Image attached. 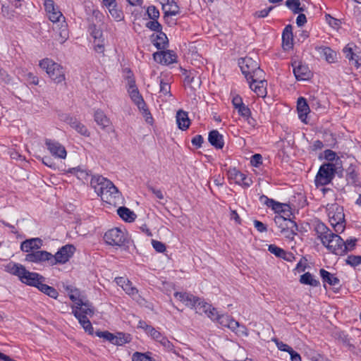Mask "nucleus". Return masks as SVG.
Returning a JSON list of instances; mask_svg holds the SVG:
<instances>
[{
	"instance_id": "nucleus-1",
	"label": "nucleus",
	"mask_w": 361,
	"mask_h": 361,
	"mask_svg": "<svg viewBox=\"0 0 361 361\" xmlns=\"http://www.w3.org/2000/svg\"><path fill=\"white\" fill-rule=\"evenodd\" d=\"M72 310L74 316L78 319L81 326L86 332H88L90 336H95L102 338H121L123 336L122 333H118L117 335H115L106 331H97L94 333L92 324L87 318L92 317L94 314L93 307L90 302L82 301L77 303V305L72 307Z\"/></svg>"
},
{
	"instance_id": "nucleus-2",
	"label": "nucleus",
	"mask_w": 361,
	"mask_h": 361,
	"mask_svg": "<svg viewBox=\"0 0 361 361\" xmlns=\"http://www.w3.org/2000/svg\"><path fill=\"white\" fill-rule=\"evenodd\" d=\"M315 232L317 238L319 239L324 246L329 251L337 255L345 254L344 240L338 233H333L324 224L319 222L315 226Z\"/></svg>"
},
{
	"instance_id": "nucleus-3",
	"label": "nucleus",
	"mask_w": 361,
	"mask_h": 361,
	"mask_svg": "<svg viewBox=\"0 0 361 361\" xmlns=\"http://www.w3.org/2000/svg\"><path fill=\"white\" fill-rule=\"evenodd\" d=\"M90 185L106 203L115 204L120 200L121 194L117 188L111 180L102 176H93L90 180Z\"/></svg>"
},
{
	"instance_id": "nucleus-4",
	"label": "nucleus",
	"mask_w": 361,
	"mask_h": 361,
	"mask_svg": "<svg viewBox=\"0 0 361 361\" xmlns=\"http://www.w3.org/2000/svg\"><path fill=\"white\" fill-rule=\"evenodd\" d=\"M326 212L329 222L336 233H341L345 228V219L343 207L337 203L328 204Z\"/></svg>"
},
{
	"instance_id": "nucleus-5",
	"label": "nucleus",
	"mask_w": 361,
	"mask_h": 361,
	"mask_svg": "<svg viewBox=\"0 0 361 361\" xmlns=\"http://www.w3.org/2000/svg\"><path fill=\"white\" fill-rule=\"evenodd\" d=\"M7 271L15 276H17L21 282L29 286H35L39 284V281L43 279V276L35 272H30L20 264L11 263L6 267Z\"/></svg>"
},
{
	"instance_id": "nucleus-6",
	"label": "nucleus",
	"mask_w": 361,
	"mask_h": 361,
	"mask_svg": "<svg viewBox=\"0 0 361 361\" xmlns=\"http://www.w3.org/2000/svg\"><path fill=\"white\" fill-rule=\"evenodd\" d=\"M39 66L54 82L60 83L65 80L63 67L52 59L45 58L39 61Z\"/></svg>"
},
{
	"instance_id": "nucleus-7",
	"label": "nucleus",
	"mask_w": 361,
	"mask_h": 361,
	"mask_svg": "<svg viewBox=\"0 0 361 361\" xmlns=\"http://www.w3.org/2000/svg\"><path fill=\"white\" fill-rule=\"evenodd\" d=\"M239 66L247 81L252 77L259 79L262 75H264V72L259 68V63L250 57L241 59L239 61Z\"/></svg>"
},
{
	"instance_id": "nucleus-8",
	"label": "nucleus",
	"mask_w": 361,
	"mask_h": 361,
	"mask_svg": "<svg viewBox=\"0 0 361 361\" xmlns=\"http://www.w3.org/2000/svg\"><path fill=\"white\" fill-rule=\"evenodd\" d=\"M104 239L107 244L111 246L121 247L128 242V235L125 230L114 228L105 233Z\"/></svg>"
},
{
	"instance_id": "nucleus-9",
	"label": "nucleus",
	"mask_w": 361,
	"mask_h": 361,
	"mask_svg": "<svg viewBox=\"0 0 361 361\" xmlns=\"http://www.w3.org/2000/svg\"><path fill=\"white\" fill-rule=\"evenodd\" d=\"M341 170L331 167L329 164H322L314 179L317 187L328 185L333 180L336 173Z\"/></svg>"
},
{
	"instance_id": "nucleus-10",
	"label": "nucleus",
	"mask_w": 361,
	"mask_h": 361,
	"mask_svg": "<svg viewBox=\"0 0 361 361\" xmlns=\"http://www.w3.org/2000/svg\"><path fill=\"white\" fill-rule=\"evenodd\" d=\"M216 322L222 326L227 327L235 332L237 336L243 337L248 336L246 327L240 325L237 321L227 314H220Z\"/></svg>"
},
{
	"instance_id": "nucleus-11",
	"label": "nucleus",
	"mask_w": 361,
	"mask_h": 361,
	"mask_svg": "<svg viewBox=\"0 0 361 361\" xmlns=\"http://www.w3.org/2000/svg\"><path fill=\"white\" fill-rule=\"evenodd\" d=\"M75 247L73 245L67 244L62 246L54 254H51L52 266L56 264H64L73 256Z\"/></svg>"
},
{
	"instance_id": "nucleus-12",
	"label": "nucleus",
	"mask_w": 361,
	"mask_h": 361,
	"mask_svg": "<svg viewBox=\"0 0 361 361\" xmlns=\"http://www.w3.org/2000/svg\"><path fill=\"white\" fill-rule=\"evenodd\" d=\"M44 145L49 154L55 159H65L67 151L65 147L55 140L45 139Z\"/></svg>"
},
{
	"instance_id": "nucleus-13",
	"label": "nucleus",
	"mask_w": 361,
	"mask_h": 361,
	"mask_svg": "<svg viewBox=\"0 0 361 361\" xmlns=\"http://www.w3.org/2000/svg\"><path fill=\"white\" fill-rule=\"evenodd\" d=\"M44 6L47 16L51 22L54 23L66 22L65 17L59 8L56 6L53 0H44Z\"/></svg>"
},
{
	"instance_id": "nucleus-14",
	"label": "nucleus",
	"mask_w": 361,
	"mask_h": 361,
	"mask_svg": "<svg viewBox=\"0 0 361 361\" xmlns=\"http://www.w3.org/2000/svg\"><path fill=\"white\" fill-rule=\"evenodd\" d=\"M228 178L231 181L244 188H248L252 183V180L245 174L241 173L235 168H230L227 171Z\"/></svg>"
},
{
	"instance_id": "nucleus-15",
	"label": "nucleus",
	"mask_w": 361,
	"mask_h": 361,
	"mask_svg": "<svg viewBox=\"0 0 361 361\" xmlns=\"http://www.w3.org/2000/svg\"><path fill=\"white\" fill-rule=\"evenodd\" d=\"M51 253L45 250H37L28 253L25 257V260L34 263L47 262L52 266Z\"/></svg>"
},
{
	"instance_id": "nucleus-16",
	"label": "nucleus",
	"mask_w": 361,
	"mask_h": 361,
	"mask_svg": "<svg viewBox=\"0 0 361 361\" xmlns=\"http://www.w3.org/2000/svg\"><path fill=\"white\" fill-rule=\"evenodd\" d=\"M250 88L258 96L264 97L267 94V82L264 79V75H262L259 79L252 77L249 81Z\"/></svg>"
},
{
	"instance_id": "nucleus-17",
	"label": "nucleus",
	"mask_w": 361,
	"mask_h": 361,
	"mask_svg": "<svg viewBox=\"0 0 361 361\" xmlns=\"http://www.w3.org/2000/svg\"><path fill=\"white\" fill-rule=\"evenodd\" d=\"M174 297L185 306L190 308H195V310L198 302H202L200 298H197L191 293L185 292H176L174 293Z\"/></svg>"
},
{
	"instance_id": "nucleus-18",
	"label": "nucleus",
	"mask_w": 361,
	"mask_h": 361,
	"mask_svg": "<svg viewBox=\"0 0 361 361\" xmlns=\"http://www.w3.org/2000/svg\"><path fill=\"white\" fill-rule=\"evenodd\" d=\"M153 58L157 62L165 65H169L176 62L177 56L172 51H164L154 53L153 54Z\"/></svg>"
},
{
	"instance_id": "nucleus-19",
	"label": "nucleus",
	"mask_w": 361,
	"mask_h": 361,
	"mask_svg": "<svg viewBox=\"0 0 361 361\" xmlns=\"http://www.w3.org/2000/svg\"><path fill=\"white\" fill-rule=\"evenodd\" d=\"M197 313H205L213 321H217L220 316L217 310L206 302H199L196 307Z\"/></svg>"
},
{
	"instance_id": "nucleus-20",
	"label": "nucleus",
	"mask_w": 361,
	"mask_h": 361,
	"mask_svg": "<svg viewBox=\"0 0 361 361\" xmlns=\"http://www.w3.org/2000/svg\"><path fill=\"white\" fill-rule=\"evenodd\" d=\"M324 159L328 161V163L324 164H329L331 167L341 170L343 164L341 158L336 153L331 149H326L324 152Z\"/></svg>"
},
{
	"instance_id": "nucleus-21",
	"label": "nucleus",
	"mask_w": 361,
	"mask_h": 361,
	"mask_svg": "<svg viewBox=\"0 0 361 361\" xmlns=\"http://www.w3.org/2000/svg\"><path fill=\"white\" fill-rule=\"evenodd\" d=\"M293 73L297 80H305L310 78L311 72L309 68L304 64L298 63L297 64L296 62L293 64Z\"/></svg>"
},
{
	"instance_id": "nucleus-22",
	"label": "nucleus",
	"mask_w": 361,
	"mask_h": 361,
	"mask_svg": "<svg viewBox=\"0 0 361 361\" xmlns=\"http://www.w3.org/2000/svg\"><path fill=\"white\" fill-rule=\"evenodd\" d=\"M115 281L129 295L135 296L137 294V290L132 286L131 282L128 279L117 277L115 279Z\"/></svg>"
},
{
	"instance_id": "nucleus-23",
	"label": "nucleus",
	"mask_w": 361,
	"mask_h": 361,
	"mask_svg": "<svg viewBox=\"0 0 361 361\" xmlns=\"http://www.w3.org/2000/svg\"><path fill=\"white\" fill-rule=\"evenodd\" d=\"M66 122L80 135L85 137L90 136V132L87 127L76 118L68 116L66 118Z\"/></svg>"
},
{
	"instance_id": "nucleus-24",
	"label": "nucleus",
	"mask_w": 361,
	"mask_h": 361,
	"mask_svg": "<svg viewBox=\"0 0 361 361\" xmlns=\"http://www.w3.org/2000/svg\"><path fill=\"white\" fill-rule=\"evenodd\" d=\"M343 53L345 57L348 59L349 62L354 65L355 67L358 68L361 66V59L357 56V58H354V55H355L356 47H353L351 45L348 44L343 48Z\"/></svg>"
},
{
	"instance_id": "nucleus-25",
	"label": "nucleus",
	"mask_w": 361,
	"mask_h": 361,
	"mask_svg": "<svg viewBox=\"0 0 361 361\" xmlns=\"http://www.w3.org/2000/svg\"><path fill=\"white\" fill-rule=\"evenodd\" d=\"M293 27L291 25H287L282 33L283 47L286 50H288L293 47Z\"/></svg>"
},
{
	"instance_id": "nucleus-26",
	"label": "nucleus",
	"mask_w": 361,
	"mask_h": 361,
	"mask_svg": "<svg viewBox=\"0 0 361 361\" xmlns=\"http://www.w3.org/2000/svg\"><path fill=\"white\" fill-rule=\"evenodd\" d=\"M297 110L298 116L302 122L306 121L307 116L310 113V107L307 103V101L303 97H300L297 102Z\"/></svg>"
},
{
	"instance_id": "nucleus-27",
	"label": "nucleus",
	"mask_w": 361,
	"mask_h": 361,
	"mask_svg": "<svg viewBox=\"0 0 361 361\" xmlns=\"http://www.w3.org/2000/svg\"><path fill=\"white\" fill-rule=\"evenodd\" d=\"M176 123L178 127L182 130H187L190 124V121L188 117V112L183 110H178L176 113Z\"/></svg>"
},
{
	"instance_id": "nucleus-28",
	"label": "nucleus",
	"mask_w": 361,
	"mask_h": 361,
	"mask_svg": "<svg viewBox=\"0 0 361 361\" xmlns=\"http://www.w3.org/2000/svg\"><path fill=\"white\" fill-rule=\"evenodd\" d=\"M208 140L216 149H222L224 145L223 135L216 130H212L209 133Z\"/></svg>"
},
{
	"instance_id": "nucleus-29",
	"label": "nucleus",
	"mask_w": 361,
	"mask_h": 361,
	"mask_svg": "<svg viewBox=\"0 0 361 361\" xmlns=\"http://www.w3.org/2000/svg\"><path fill=\"white\" fill-rule=\"evenodd\" d=\"M94 120L102 129H105L111 125L110 119L106 116L104 112L100 109H97L94 111Z\"/></svg>"
},
{
	"instance_id": "nucleus-30",
	"label": "nucleus",
	"mask_w": 361,
	"mask_h": 361,
	"mask_svg": "<svg viewBox=\"0 0 361 361\" xmlns=\"http://www.w3.org/2000/svg\"><path fill=\"white\" fill-rule=\"evenodd\" d=\"M42 246V240L39 238H31L21 243L20 248L23 252H29L33 249H39Z\"/></svg>"
},
{
	"instance_id": "nucleus-31",
	"label": "nucleus",
	"mask_w": 361,
	"mask_h": 361,
	"mask_svg": "<svg viewBox=\"0 0 361 361\" xmlns=\"http://www.w3.org/2000/svg\"><path fill=\"white\" fill-rule=\"evenodd\" d=\"M260 200L264 202L265 204H267L269 207H271V209L277 213V214L283 212V208H287L286 204H281L277 202H275L272 199H269L267 197L263 195L260 197Z\"/></svg>"
},
{
	"instance_id": "nucleus-32",
	"label": "nucleus",
	"mask_w": 361,
	"mask_h": 361,
	"mask_svg": "<svg viewBox=\"0 0 361 361\" xmlns=\"http://www.w3.org/2000/svg\"><path fill=\"white\" fill-rule=\"evenodd\" d=\"M288 224L289 225L283 230H281L280 232L284 238L289 241H292L293 240L295 235H297L298 226L295 221L293 223Z\"/></svg>"
},
{
	"instance_id": "nucleus-33",
	"label": "nucleus",
	"mask_w": 361,
	"mask_h": 361,
	"mask_svg": "<svg viewBox=\"0 0 361 361\" xmlns=\"http://www.w3.org/2000/svg\"><path fill=\"white\" fill-rule=\"evenodd\" d=\"M320 276L324 283H327L330 286H338L340 280L333 274L322 269L319 271Z\"/></svg>"
},
{
	"instance_id": "nucleus-34",
	"label": "nucleus",
	"mask_w": 361,
	"mask_h": 361,
	"mask_svg": "<svg viewBox=\"0 0 361 361\" xmlns=\"http://www.w3.org/2000/svg\"><path fill=\"white\" fill-rule=\"evenodd\" d=\"M128 92L132 101L138 107V109H144V107H145V103L137 88L129 90H128Z\"/></svg>"
},
{
	"instance_id": "nucleus-35",
	"label": "nucleus",
	"mask_w": 361,
	"mask_h": 361,
	"mask_svg": "<svg viewBox=\"0 0 361 361\" xmlns=\"http://www.w3.org/2000/svg\"><path fill=\"white\" fill-rule=\"evenodd\" d=\"M138 329H142L147 334V336H150L152 338H157L161 336L160 332L157 331L152 326L148 325L144 321H140L137 325Z\"/></svg>"
},
{
	"instance_id": "nucleus-36",
	"label": "nucleus",
	"mask_w": 361,
	"mask_h": 361,
	"mask_svg": "<svg viewBox=\"0 0 361 361\" xmlns=\"http://www.w3.org/2000/svg\"><path fill=\"white\" fill-rule=\"evenodd\" d=\"M316 49L325 57V59L328 62L333 63L335 61L336 59V53L331 48L327 47H316Z\"/></svg>"
},
{
	"instance_id": "nucleus-37",
	"label": "nucleus",
	"mask_w": 361,
	"mask_h": 361,
	"mask_svg": "<svg viewBox=\"0 0 361 361\" xmlns=\"http://www.w3.org/2000/svg\"><path fill=\"white\" fill-rule=\"evenodd\" d=\"M68 30L66 22L61 23V26L58 29V33L56 36V40L61 44L64 43L68 38Z\"/></svg>"
},
{
	"instance_id": "nucleus-38",
	"label": "nucleus",
	"mask_w": 361,
	"mask_h": 361,
	"mask_svg": "<svg viewBox=\"0 0 361 361\" xmlns=\"http://www.w3.org/2000/svg\"><path fill=\"white\" fill-rule=\"evenodd\" d=\"M118 214L126 221L131 222L135 220V214L125 207H121L117 210Z\"/></svg>"
},
{
	"instance_id": "nucleus-39",
	"label": "nucleus",
	"mask_w": 361,
	"mask_h": 361,
	"mask_svg": "<svg viewBox=\"0 0 361 361\" xmlns=\"http://www.w3.org/2000/svg\"><path fill=\"white\" fill-rule=\"evenodd\" d=\"M164 17L176 16L179 13L180 10L177 4L171 0L169 4L163 8Z\"/></svg>"
},
{
	"instance_id": "nucleus-40",
	"label": "nucleus",
	"mask_w": 361,
	"mask_h": 361,
	"mask_svg": "<svg viewBox=\"0 0 361 361\" xmlns=\"http://www.w3.org/2000/svg\"><path fill=\"white\" fill-rule=\"evenodd\" d=\"M300 282L302 284L310 285L314 287L318 286L319 284V281L315 279L309 272H306L300 276Z\"/></svg>"
},
{
	"instance_id": "nucleus-41",
	"label": "nucleus",
	"mask_w": 361,
	"mask_h": 361,
	"mask_svg": "<svg viewBox=\"0 0 361 361\" xmlns=\"http://www.w3.org/2000/svg\"><path fill=\"white\" fill-rule=\"evenodd\" d=\"M168 43V38L165 33L162 32H159L157 35L156 39L154 40V45L158 49H162L166 47V45Z\"/></svg>"
},
{
	"instance_id": "nucleus-42",
	"label": "nucleus",
	"mask_w": 361,
	"mask_h": 361,
	"mask_svg": "<svg viewBox=\"0 0 361 361\" xmlns=\"http://www.w3.org/2000/svg\"><path fill=\"white\" fill-rule=\"evenodd\" d=\"M109 13L111 16L117 22L122 21L124 19L123 12L121 8H118V5H116L109 9Z\"/></svg>"
},
{
	"instance_id": "nucleus-43",
	"label": "nucleus",
	"mask_w": 361,
	"mask_h": 361,
	"mask_svg": "<svg viewBox=\"0 0 361 361\" xmlns=\"http://www.w3.org/2000/svg\"><path fill=\"white\" fill-rule=\"evenodd\" d=\"M286 5L294 13H299L304 11V8L300 6V2L299 0H287L286 1Z\"/></svg>"
},
{
	"instance_id": "nucleus-44",
	"label": "nucleus",
	"mask_w": 361,
	"mask_h": 361,
	"mask_svg": "<svg viewBox=\"0 0 361 361\" xmlns=\"http://www.w3.org/2000/svg\"><path fill=\"white\" fill-rule=\"evenodd\" d=\"M286 217L281 216V215H276L274 217V222L276 226L281 230H283L289 225L288 223H293L291 219H286Z\"/></svg>"
},
{
	"instance_id": "nucleus-45",
	"label": "nucleus",
	"mask_w": 361,
	"mask_h": 361,
	"mask_svg": "<svg viewBox=\"0 0 361 361\" xmlns=\"http://www.w3.org/2000/svg\"><path fill=\"white\" fill-rule=\"evenodd\" d=\"M132 361H155L151 356L150 353H143L135 352L132 355Z\"/></svg>"
},
{
	"instance_id": "nucleus-46",
	"label": "nucleus",
	"mask_w": 361,
	"mask_h": 361,
	"mask_svg": "<svg viewBox=\"0 0 361 361\" xmlns=\"http://www.w3.org/2000/svg\"><path fill=\"white\" fill-rule=\"evenodd\" d=\"M106 42V41L104 37L97 39H94L93 44H94V49L95 50V51H97V53H100V54L104 53Z\"/></svg>"
},
{
	"instance_id": "nucleus-47",
	"label": "nucleus",
	"mask_w": 361,
	"mask_h": 361,
	"mask_svg": "<svg viewBox=\"0 0 361 361\" xmlns=\"http://www.w3.org/2000/svg\"><path fill=\"white\" fill-rule=\"evenodd\" d=\"M268 250L271 253L275 255L277 257H282L284 259L286 258V252L283 249H281L274 245H270L269 246Z\"/></svg>"
},
{
	"instance_id": "nucleus-48",
	"label": "nucleus",
	"mask_w": 361,
	"mask_h": 361,
	"mask_svg": "<svg viewBox=\"0 0 361 361\" xmlns=\"http://www.w3.org/2000/svg\"><path fill=\"white\" fill-rule=\"evenodd\" d=\"M89 30L91 36L94 38V39L104 37L102 31L97 28L94 25H91Z\"/></svg>"
},
{
	"instance_id": "nucleus-49",
	"label": "nucleus",
	"mask_w": 361,
	"mask_h": 361,
	"mask_svg": "<svg viewBox=\"0 0 361 361\" xmlns=\"http://www.w3.org/2000/svg\"><path fill=\"white\" fill-rule=\"evenodd\" d=\"M148 17L152 20H157L159 17V11L154 6H150L147 9Z\"/></svg>"
},
{
	"instance_id": "nucleus-50",
	"label": "nucleus",
	"mask_w": 361,
	"mask_h": 361,
	"mask_svg": "<svg viewBox=\"0 0 361 361\" xmlns=\"http://www.w3.org/2000/svg\"><path fill=\"white\" fill-rule=\"evenodd\" d=\"M146 27L152 31L161 32V25L157 20H152L146 23Z\"/></svg>"
},
{
	"instance_id": "nucleus-51",
	"label": "nucleus",
	"mask_w": 361,
	"mask_h": 361,
	"mask_svg": "<svg viewBox=\"0 0 361 361\" xmlns=\"http://www.w3.org/2000/svg\"><path fill=\"white\" fill-rule=\"evenodd\" d=\"M160 343L167 351L173 352L175 354L178 353L173 343H171L169 340H161Z\"/></svg>"
},
{
	"instance_id": "nucleus-52",
	"label": "nucleus",
	"mask_w": 361,
	"mask_h": 361,
	"mask_svg": "<svg viewBox=\"0 0 361 361\" xmlns=\"http://www.w3.org/2000/svg\"><path fill=\"white\" fill-rule=\"evenodd\" d=\"M160 93L166 96L171 95V87L169 83L164 82L162 80H160Z\"/></svg>"
},
{
	"instance_id": "nucleus-53",
	"label": "nucleus",
	"mask_w": 361,
	"mask_h": 361,
	"mask_svg": "<svg viewBox=\"0 0 361 361\" xmlns=\"http://www.w3.org/2000/svg\"><path fill=\"white\" fill-rule=\"evenodd\" d=\"M346 263L353 267L357 266L361 264V261L360 259V256L350 255L346 259Z\"/></svg>"
},
{
	"instance_id": "nucleus-54",
	"label": "nucleus",
	"mask_w": 361,
	"mask_h": 361,
	"mask_svg": "<svg viewBox=\"0 0 361 361\" xmlns=\"http://www.w3.org/2000/svg\"><path fill=\"white\" fill-rule=\"evenodd\" d=\"M325 19L329 25L333 27H338L340 25V20L329 14H326Z\"/></svg>"
},
{
	"instance_id": "nucleus-55",
	"label": "nucleus",
	"mask_w": 361,
	"mask_h": 361,
	"mask_svg": "<svg viewBox=\"0 0 361 361\" xmlns=\"http://www.w3.org/2000/svg\"><path fill=\"white\" fill-rule=\"evenodd\" d=\"M152 245L155 250L159 252H164L166 250L165 245L160 241L152 240Z\"/></svg>"
},
{
	"instance_id": "nucleus-56",
	"label": "nucleus",
	"mask_w": 361,
	"mask_h": 361,
	"mask_svg": "<svg viewBox=\"0 0 361 361\" xmlns=\"http://www.w3.org/2000/svg\"><path fill=\"white\" fill-rule=\"evenodd\" d=\"M238 114L243 118L247 117L251 115V111L250 109L243 104L239 109H237Z\"/></svg>"
},
{
	"instance_id": "nucleus-57",
	"label": "nucleus",
	"mask_w": 361,
	"mask_h": 361,
	"mask_svg": "<svg viewBox=\"0 0 361 361\" xmlns=\"http://www.w3.org/2000/svg\"><path fill=\"white\" fill-rule=\"evenodd\" d=\"M356 239H349L344 241L345 244V253L352 250L355 246Z\"/></svg>"
},
{
	"instance_id": "nucleus-58",
	"label": "nucleus",
	"mask_w": 361,
	"mask_h": 361,
	"mask_svg": "<svg viewBox=\"0 0 361 361\" xmlns=\"http://www.w3.org/2000/svg\"><path fill=\"white\" fill-rule=\"evenodd\" d=\"M274 341L276 342V344L279 350L288 353H289L292 350V348L289 345L283 343L282 341H280L279 340Z\"/></svg>"
},
{
	"instance_id": "nucleus-59",
	"label": "nucleus",
	"mask_w": 361,
	"mask_h": 361,
	"mask_svg": "<svg viewBox=\"0 0 361 361\" xmlns=\"http://www.w3.org/2000/svg\"><path fill=\"white\" fill-rule=\"evenodd\" d=\"M232 104L236 110L244 104L242 98L238 95L233 97Z\"/></svg>"
},
{
	"instance_id": "nucleus-60",
	"label": "nucleus",
	"mask_w": 361,
	"mask_h": 361,
	"mask_svg": "<svg viewBox=\"0 0 361 361\" xmlns=\"http://www.w3.org/2000/svg\"><path fill=\"white\" fill-rule=\"evenodd\" d=\"M26 80L29 83L33 84L35 85H38V83H39L38 78L37 76H35V75H33L32 73H28L26 75Z\"/></svg>"
},
{
	"instance_id": "nucleus-61",
	"label": "nucleus",
	"mask_w": 361,
	"mask_h": 361,
	"mask_svg": "<svg viewBox=\"0 0 361 361\" xmlns=\"http://www.w3.org/2000/svg\"><path fill=\"white\" fill-rule=\"evenodd\" d=\"M262 157L259 154H254L251 158V164L254 166H257L262 163Z\"/></svg>"
},
{
	"instance_id": "nucleus-62",
	"label": "nucleus",
	"mask_w": 361,
	"mask_h": 361,
	"mask_svg": "<svg viewBox=\"0 0 361 361\" xmlns=\"http://www.w3.org/2000/svg\"><path fill=\"white\" fill-rule=\"evenodd\" d=\"M272 9V7H269V8H264L263 10H261V11H257L255 14V16L257 18H264L266 16H268V14L269 13V12L271 11Z\"/></svg>"
},
{
	"instance_id": "nucleus-63",
	"label": "nucleus",
	"mask_w": 361,
	"mask_h": 361,
	"mask_svg": "<svg viewBox=\"0 0 361 361\" xmlns=\"http://www.w3.org/2000/svg\"><path fill=\"white\" fill-rule=\"evenodd\" d=\"M254 226L261 233L265 232L267 230V226L262 222L257 220L254 221Z\"/></svg>"
},
{
	"instance_id": "nucleus-64",
	"label": "nucleus",
	"mask_w": 361,
	"mask_h": 361,
	"mask_svg": "<svg viewBox=\"0 0 361 361\" xmlns=\"http://www.w3.org/2000/svg\"><path fill=\"white\" fill-rule=\"evenodd\" d=\"M202 142H203V137L200 135H197L192 139V145H195L197 147H200Z\"/></svg>"
}]
</instances>
